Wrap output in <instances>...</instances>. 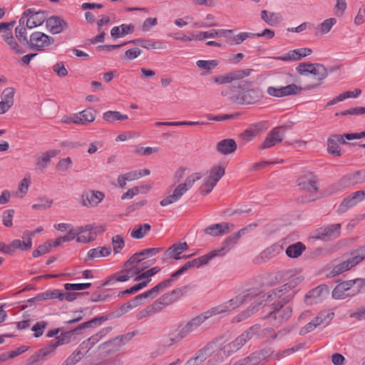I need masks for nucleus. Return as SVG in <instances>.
Listing matches in <instances>:
<instances>
[{
    "mask_svg": "<svg viewBox=\"0 0 365 365\" xmlns=\"http://www.w3.org/2000/svg\"><path fill=\"white\" fill-rule=\"evenodd\" d=\"M357 184H362L359 171L344 175L333 185L330 193L339 192Z\"/></svg>",
    "mask_w": 365,
    "mask_h": 365,
    "instance_id": "13",
    "label": "nucleus"
},
{
    "mask_svg": "<svg viewBox=\"0 0 365 365\" xmlns=\"http://www.w3.org/2000/svg\"><path fill=\"white\" fill-rule=\"evenodd\" d=\"M142 47L148 50L156 49L163 50L166 48L165 43L160 40L145 39L142 41Z\"/></svg>",
    "mask_w": 365,
    "mask_h": 365,
    "instance_id": "47",
    "label": "nucleus"
},
{
    "mask_svg": "<svg viewBox=\"0 0 365 365\" xmlns=\"http://www.w3.org/2000/svg\"><path fill=\"white\" fill-rule=\"evenodd\" d=\"M72 160L70 157L61 159L56 165V169L59 172H66L71 167Z\"/></svg>",
    "mask_w": 365,
    "mask_h": 365,
    "instance_id": "61",
    "label": "nucleus"
},
{
    "mask_svg": "<svg viewBox=\"0 0 365 365\" xmlns=\"http://www.w3.org/2000/svg\"><path fill=\"white\" fill-rule=\"evenodd\" d=\"M218 63L219 62L217 60H198L196 62V65L199 68L207 71L214 69Z\"/></svg>",
    "mask_w": 365,
    "mask_h": 365,
    "instance_id": "56",
    "label": "nucleus"
},
{
    "mask_svg": "<svg viewBox=\"0 0 365 365\" xmlns=\"http://www.w3.org/2000/svg\"><path fill=\"white\" fill-rule=\"evenodd\" d=\"M184 338L180 334L178 329H175L173 331H171L169 334L168 339L167 341V344L168 346H171L175 344H178L180 341H181Z\"/></svg>",
    "mask_w": 365,
    "mask_h": 365,
    "instance_id": "60",
    "label": "nucleus"
},
{
    "mask_svg": "<svg viewBox=\"0 0 365 365\" xmlns=\"http://www.w3.org/2000/svg\"><path fill=\"white\" fill-rule=\"evenodd\" d=\"M247 231V228L244 227L226 237L222 241V247L220 248L210 251L213 255V257L225 256L234 247V246L238 242L240 237L245 235Z\"/></svg>",
    "mask_w": 365,
    "mask_h": 365,
    "instance_id": "6",
    "label": "nucleus"
},
{
    "mask_svg": "<svg viewBox=\"0 0 365 365\" xmlns=\"http://www.w3.org/2000/svg\"><path fill=\"white\" fill-rule=\"evenodd\" d=\"M60 289L48 290L44 292L40 293L36 297L29 299L27 301L28 304H31L34 302H39L42 300H47L51 299H58L60 300Z\"/></svg>",
    "mask_w": 365,
    "mask_h": 365,
    "instance_id": "36",
    "label": "nucleus"
},
{
    "mask_svg": "<svg viewBox=\"0 0 365 365\" xmlns=\"http://www.w3.org/2000/svg\"><path fill=\"white\" fill-rule=\"evenodd\" d=\"M54 42V38L44 33L35 31L31 34L28 45L31 50L43 51Z\"/></svg>",
    "mask_w": 365,
    "mask_h": 365,
    "instance_id": "8",
    "label": "nucleus"
},
{
    "mask_svg": "<svg viewBox=\"0 0 365 365\" xmlns=\"http://www.w3.org/2000/svg\"><path fill=\"white\" fill-rule=\"evenodd\" d=\"M93 225H86V226L78 227L76 229V231L78 232L76 235V241L81 243H88L93 240Z\"/></svg>",
    "mask_w": 365,
    "mask_h": 365,
    "instance_id": "31",
    "label": "nucleus"
},
{
    "mask_svg": "<svg viewBox=\"0 0 365 365\" xmlns=\"http://www.w3.org/2000/svg\"><path fill=\"white\" fill-rule=\"evenodd\" d=\"M317 178L312 173L299 178L298 185L300 189L310 192H316L318 190Z\"/></svg>",
    "mask_w": 365,
    "mask_h": 365,
    "instance_id": "30",
    "label": "nucleus"
},
{
    "mask_svg": "<svg viewBox=\"0 0 365 365\" xmlns=\"http://www.w3.org/2000/svg\"><path fill=\"white\" fill-rule=\"evenodd\" d=\"M356 205V203L354 202L353 199L350 195L346 197L343 200L341 204L339 206V211L341 213H344L346 212L349 208Z\"/></svg>",
    "mask_w": 365,
    "mask_h": 365,
    "instance_id": "64",
    "label": "nucleus"
},
{
    "mask_svg": "<svg viewBox=\"0 0 365 365\" xmlns=\"http://www.w3.org/2000/svg\"><path fill=\"white\" fill-rule=\"evenodd\" d=\"M306 250V246L301 242L289 245L286 249V255L290 258H297Z\"/></svg>",
    "mask_w": 365,
    "mask_h": 365,
    "instance_id": "38",
    "label": "nucleus"
},
{
    "mask_svg": "<svg viewBox=\"0 0 365 365\" xmlns=\"http://www.w3.org/2000/svg\"><path fill=\"white\" fill-rule=\"evenodd\" d=\"M265 353L266 351L264 350L255 351L249 356L238 361L233 365H257L264 359Z\"/></svg>",
    "mask_w": 365,
    "mask_h": 365,
    "instance_id": "33",
    "label": "nucleus"
},
{
    "mask_svg": "<svg viewBox=\"0 0 365 365\" xmlns=\"http://www.w3.org/2000/svg\"><path fill=\"white\" fill-rule=\"evenodd\" d=\"M289 289L290 285L286 284L280 289L273 290L267 296V300L269 302L277 298V301L264 306V312L267 314L262 317V319H268L269 324L274 327H280L292 314V309L290 307H284V304L292 298L294 294V292H290L285 294L284 292L289 291Z\"/></svg>",
    "mask_w": 365,
    "mask_h": 365,
    "instance_id": "1",
    "label": "nucleus"
},
{
    "mask_svg": "<svg viewBox=\"0 0 365 365\" xmlns=\"http://www.w3.org/2000/svg\"><path fill=\"white\" fill-rule=\"evenodd\" d=\"M310 74H312L315 77L317 80V83L306 86L304 89L307 91L313 90L319 87L322 81L327 77L328 71L322 64L314 63L313 68L312 69Z\"/></svg>",
    "mask_w": 365,
    "mask_h": 365,
    "instance_id": "19",
    "label": "nucleus"
},
{
    "mask_svg": "<svg viewBox=\"0 0 365 365\" xmlns=\"http://www.w3.org/2000/svg\"><path fill=\"white\" fill-rule=\"evenodd\" d=\"M334 317V313H329L327 315L324 314H319L317 317L312 319V322L307 324L304 326L299 331L300 335H305L313 330H314L317 327L322 324L327 319L331 320Z\"/></svg>",
    "mask_w": 365,
    "mask_h": 365,
    "instance_id": "23",
    "label": "nucleus"
},
{
    "mask_svg": "<svg viewBox=\"0 0 365 365\" xmlns=\"http://www.w3.org/2000/svg\"><path fill=\"white\" fill-rule=\"evenodd\" d=\"M188 249V245L187 242H179L173 244L166 251V254L170 257L176 260L180 259H186L190 257V255H184L182 257L180 255Z\"/></svg>",
    "mask_w": 365,
    "mask_h": 365,
    "instance_id": "28",
    "label": "nucleus"
},
{
    "mask_svg": "<svg viewBox=\"0 0 365 365\" xmlns=\"http://www.w3.org/2000/svg\"><path fill=\"white\" fill-rule=\"evenodd\" d=\"M140 272V269H135L133 271L132 269H125L120 272H116L114 274L108 277L107 279L102 284V286L113 285L118 282H123L129 280L133 277V274H139Z\"/></svg>",
    "mask_w": 365,
    "mask_h": 365,
    "instance_id": "15",
    "label": "nucleus"
},
{
    "mask_svg": "<svg viewBox=\"0 0 365 365\" xmlns=\"http://www.w3.org/2000/svg\"><path fill=\"white\" fill-rule=\"evenodd\" d=\"M359 279L344 281L338 284L332 291V297L336 299H342L356 295L359 289L355 287Z\"/></svg>",
    "mask_w": 365,
    "mask_h": 365,
    "instance_id": "7",
    "label": "nucleus"
},
{
    "mask_svg": "<svg viewBox=\"0 0 365 365\" xmlns=\"http://www.w3.org/2000/svg\"><path fill=\"white\" fill-rule=\"evenodd\" d=\"M339 143H346L344 135H333L329 138L327 140V151L329 154L334 156H340L341 155Z\"/></svg>",
    "mask_w": 365,
    "mask_h": 365,
    "instance_id": "25",
    "label": "nucleus"
},
{
    "mask_svg": "<svg viewBox=\"0 0 365 365\" xmlns=\"http://www.w3.org/2000/svg\"><path fill=\"white\" fill-rule=\"evenodd\" d=\"M112 329V327H105L101 329L98 333L92 335L88 339L91 344L94 346L98 341L105 337Z\"/></svg>",
    "mask_w": 365,
    "mask_h": 365,
    "instance_id": "51",
    "label": "nucleus"
},
{
    "mask_svg": "<svg viewBox=\"0 0 365 365\" xmlns=\"http://www.w3.org/2000/svg\"><path fill=\"white\" fill-rule=\"evenodd\" d=\"M341 233V224L329 225L321 227L318 230L317 237L322 240H332L339 237Z\"/></svg>",
    "mask_w": 365,
    "mask_h": 365,
    "instance_id": "21",
    "label": "nucleus"
},
{
    "mask_svg": "<svg viewBox=\"0 0 365 365\" xmlns=\"http://www.w3.org/2000/svg\"><path fill=\"white\" fill-rule=\"evenodd\" d=\"M106 320V318H105L104 317H99L93 318V319L88 321L86 322L82 323L76 329L61 334L54 339L51 340L48 344H46L45 346L40 349L39 350L41 351L42 355L46 359L48 356L53 354L58 346L69 343L71 336H72V334H73V333L76 331L86 329L88 327H93V325L96 324H101L102 322Z\"/></svg>",
    "mask_w": 365,
    "mask_h": 365,
    "instance_id": "4",
    "label": "nucleus"
},
{
    "mask_svg": "<svg viewBox=\"0 0 365 365\" xmlns=\"http://www.w3.org/2000/svg\"><path fill=\"white\" fill-rule=\"evenodd\" d=\"M224 175L225 168L222 166L218 165L212 168L208 172V176L205 179L203 184L200 187V194L206 195L211 192Z\"/></svg>",
    "mask_w": 365,
    "mask_h": 365,
    "instance_id": "5",
    "label": "nucleus"
},
{
    "mask_svg": "<svg viewBox=\"0 0 365 365\" xmlns=\"http://www.w3.org/2000/svg\"><path fill=\"white\" fill-rule=\"evenodd\" d=\"M34 11L33 9H29L24 11L22 16L20 18L19 21V26L15 29V33L16 38L19 41L25 44H28V38L26 35V25L25 22V19Z\"/></svg>",
    "mask_w": 365,
    "mask_h": 365,
    "instance_id": "22",
    "label": "nucleus"
},
{
    "mask_svg": "<svg viewBox=\"0 0 365 365\" xmlns=\"http://www.w3.org/2000/svg\"><path fill=\"white\" fill-rule=\"evenodd\" d=\"M215 344H209L204 348L199 350L195 356L189 359L185 365H200L207 357L213 356L215 351Z\"/></svg>",
    "mask_w": 365,
    "mask_h": 365,
    "instance_id": "17",
    "label": "nucleus"
},
{
    "mask_svg": "<svg viewBox=\"0 0 365 365\" xmlns=\"http://www.w3.org/2000/svg\"><path fill=\"white\" fill-rule=\"evenodd\" d=\"M15 92L16 91L14 88L9 87L5 88L1 95V101L12 106L14 104V97Z\"/></svg>",
    "mask_w": 365,
    "mask_h": 365,
    "instance_id": "58",
    "label": "nucleus"
},
{
    "mask_svg": "<svg viewBox=\"0 0 365 365\" xmlns=\"http://www.w3.org/2000/svg\"><path fill=\"white\" fill-rule=\"evenodd\" d=\"M103 192L95 190H88L81 195V204L86 207L97 206L104 199Z\"/></svg>",
    "mask_w": 365,
    "mask_h": 365,
    "instance_id": "16",
    "label": "nucleus"
},
{
    "mask_svg": "<svg viewBox=\"0 0 365 365\" xmlns=\"http://www.w3.org/2000/svg\"><path fill=\"white\" fill-rule=\"evenodd\" d=\"M250 85H251L250 81H241L237 86L232 85L229 89L222 91L221 93L222 96H227L230 93L235 92L237 89H240L242 91L231 97L232 101L242 105L253 104L262 98V92L259 88L246 89Z\"/></svg>",
    "mask_w": 365,
    "mask_h": 365,
    "instance_id": "3",
    "label": "nucleus"
},
{
    "mask_svg": "<svg viewBox=\"0 0 365 365\" xmlns=\"http://www.w3.org/2000/svg\"><path fill=\"white\" fill-rule=\"evenodd\" d=\"M140 299H136V297H135V298L132 301L122 304L117 310L118 316H122L125 313L128 312L129 311H130L131 309H133V308L138 307L140 303Z\"/></svg>",
    "mask_w": 365,
    "mask_h": 365,
    "instance_id": "49",
    "label": "nucleus"
},
{
    "mask_svg": "<svg viewBox=\"0 0 365 365\" xmlns=\"http://www.w3.org/2000/svg\"><path fill=\"white\" fill-rule=\"evenodd\" d=\"M47 325L48 323L45 321H41L36 323L31 327V330L34 331V336L38 338L42 336L43 334V331L46 328Z\"/></svg>",
    "mask_w": 365,
    "mask_h": 365,
    "instance_id": "62",
    "label": "nucleus"
},
{
    "mask_svg": "<svg viewBox=\"0 0 365 365\" xmlns=\"http://www.w3.org/2000/svg\"><path fill=\"white\" fill-rule=\"evenodd\" d=\"M336 19L335 18L327 19L318 26L317 29L321 34H327L330 31L331 29L336 24Z\"/></svg>",
    "mask_w": 365,
    "mask_h": 365,
    "instance_id": "55",
    "label": "nucleus"
},
{
    "mask_svg": "<svg viewBox=\"0 0 365 365\" xmlns=\"http://www.w3.org/2000/svg\"><path fill=\"white\" fill-rule=\"evenodd\" d=\"M185 187L179 184L173 190V194L163 198L160 202V205L163 207L168 206L173 203L178 202L182 195L187 192Z\"/></svg>",
    "mask_w": 365,
    "mask_h": 365,
    "instance_id": "29",
    "label": "nucleus"
},
{
    "mask_svg": "<svg viewBox=\"0 0 365 365\" xmlns=\"http://www.w3.org/2000/svg\"><path fill=\"white\" fill-rule=\"evenodd\" d=\"M202 178V175L200 173H195L189 175L185 182L180 183L184 185L187 190H189L194 185V183Z\"/></svg>",
    "mask_w": 365,
    "mask_h": 365,
    "instance_id": "63",
    "label": "nucleus"
},
{
    "mask_svg": "<svg viewBox=\"0 0 365 365\" xmlns=\"http://www.w3.org/2000/svg\"><path fill=\"white\" fill-rule=\"evenodd\" d=\"M25 19L27 29H33L41 26L46 21V12L45 11H34Z\"/></svg>",
    "mask_w": 365,
    "mask_h": 365,
    "instance_id": "24",
    "label": "nucleus"
},
{
    "mask_svg": "<svg viewBox=\"0 0 365 365\" xmlns=\"http://www.w3.org/2000/svg\"><path fill=\"white\" fill-rule=\"evenodd\" d=\"M212 259H214L213 255L210 252L206 255L200 256L187 262L190 268H200L202 266L207 265Z\"/></svg>",
    "mask_w": 365,
    "mask_h": 365,
    "instance_id": "41",
    "label": "nucleus"
},
{
    "mask_svg": "<svg viewBox=\"0 0 365 365\" xmlns=\"http://www.w3.org/2000/svg\"><path fill=\"white\" fill-rule=\"evenodd\" d=\"M312 53L311 48H301L294 50L289 51L287 53L274 57V58L276 60L283 61H299L302 58H304L307 56H309Z\"/></svg>",
    "mask_w": 365,
    "mask_h": 365,
    "instance_id": "18",
    "label": "nucleus"
},
{
    "mask_svg": "<svg viewBox=\"0 0 365 365\" xmlns=\"http://www.w3.org/2000/svg\"><path fill=\"white\" fill-rule=\"evenodd\" d=\"M214 316L212 310L210 309L206 312L193 317L190 321H188L185 325L189 329L190 332L192 333L197 328H198L203 322H205L207 319H210Z\"/></svg>",
    "mask_w": 365,
    "mask_h": 365,
    "instance_id": "27",
    "label": "nucleus"
},
{
    "mask_svg": "<svg viewBox=\"0 0 365 365\" xmlns=\"http://www.w3.org/2000/svg\"><path fill=\"white\" fill-rule=\"evenodd\" d=\"M365 259V245L359 246L344 254L339 262H335L327 272L328 277L338 276L351 269Z\"/></svg>",
    "mask_w": 365,
    "mask_h": 365,
    "instance_id": "2",
    "label": "nucleus"
},
{
    "mask_svg": "<svg viewBox=\"0 0 365 365\" xmlns=\"http://www.w3.org/2000/svg\"><path fill=\"white\" fill-rule=\"evenodd\" d=\"M261 331V326L259 324H255L250 328H248L247 330L243 331L240 336L242 339L245 344H246L247 341H249L250 339H252L254 336H259V332Z\"/></svg>",
    "mask_w": 365,
    "mask_h": 365,
    "instance_id": "43",
    "label": "nucleus"
},
{
    "mask_svg": "<svg viewBox=\"0 0 365 365\" xmlns=\"http://www.w3.org/2000/svg\"><path fill=\"white\" fill-rule=\"evenodd\" d=\"M260 17L262 21L269 26H277L282 20V15L279 13L270 12L267 10L261 11Z\"/></svg>",
    "mask_w": 365,
    "mask_h": 365,
    "instance_id": "34",
    "label": "nucleus"
},
{
    "mask_svg": "<svg viewBox=\"0 0 365 365\" xmlns=\"http://www.w3.org/2000/svg\"><path fill=\"white\" fill-rule=\"evenodd\" d=\"M57 154V151L51 150L42 154L41 157L37 159L36 165L40 169H44L50 163L51 159Z\"/></svg>",
    "mask_w": 365,
    "mask_h": 365,
    "instance_id": "46",
    "label": "nucleus"
},
{
    "mask_svg": "<svg viewBox=\"0 0 365 365\" xmlns=\"http://www.w3.org/2000/svg\"><path fill=\"white\" fill-rule=\"evenodd\" d=\"M257 311H258L257 305L252 304L246 310L240 312L237 316H235L233 318L232 322H237V323L240 322L243 320L247 319V318H249L250 316H252L254 313H255Z\"/></svg>",
    "mask_w": 365,
    "mask_h": 365,
    "instance_id": "48",
    "label": "nucleus"
},
{
    "mask_svg": "<svg viewBox=\"0 0 365 365\" xmlns=\"http://www.w3.org/2000/svg\"><path fill=\"white\" fill-rule=\"evenodd\" d=\"M207 21L205 22H195L193 24L194 27L197 28H208L218 26V23L215 21V17L211 14H207L205 17Z\"/></svg>",
    "mask_w": 365,
    "mask_h": 365,
    "instance_id": "57",
    "label": "nucleus"
},
{
    "mask_svg": "<svg viewBox=\"0 0 365 365\" xmlns=\"http://www.w3.org/2000/svg\"><path fill=\"white\" fill-rule=\"evenodd\" d=\"M245 344L239 336L234 341L225 344L222 348H218L215 345L214 358H217L222 360L224 358L227 357L231 354H233L241 349Z\"/></svg>",
    "mask_w": 365,
    "mask_h": 365,
    "instance_id": "10",
    "label": "nucleus"
},
{
    "mask_svg": "<svg viewBox=\"0 0 365 365\" xmlns=\"http://www.w3.org/2000/svg\"><path fill=\"white\" fill-rule=\"evenodd\" d=\"M269 127V125L267 120L252 123L240 135V138L244 143H247L252 141L259 133L267 130Z\"/></svg>",
    "mask_w": 365,
    "mask_h": 365,
    "instance_id": "9",
    "label": "nucleus"
},
{
    "mask_svg": "<svg viewBox=\"0 0 365 365\" xmlns=\"http://www.w3.org/2000/svg\"><path fill=\"white\" fill-rule=\"evenodd\" d=\"M329 290L326 284H321L316 288L312 289L308 294L307 298H314L322 299L329 295Z\"/></svg>",
    "mask_w": 365,
    "mask_h": 365,
    "instance_id": "42",
    "label": "nucleus"
},
{
    "mask_svg": "<svg viewBox=\"0 0 365 365\" xmlns=\"http://www.w3.org/2000/svg\"><path fill=\"white\" fill-rule=\"evenodd\" d=\"M286 131L287 128L284 125L272 128L267 135L265 139L260 145V148L262 149H267L274 146L279 143H281L284 138Z\"/></svg>",
    "mask_w": 365,
    "mask_h": 365,
    "instance_id": "11",
    "label": "nucleus"
},
{
    "mask_svg": "<svg viewBox=\"0 0 365 365\" xmlns=\"http://www.w3.org/2000/svg\"><path fill=\"white\" fill-rule=\"evenodd\" d=\"M111 244L115 255L118 254L125 247V242L121 235H116L112 237Z\"/></svg>",
    "mask_w": 365,
    "mask_h": 365,
    "instance_id": "50",
    "label": "nucleus"
},
{
    "mask_svg": "<svg viewBox=\"0 0 365 365\" xmlns=\"http://www.w3.org/2000/svg\"><path fill=\"white\" fill-rule=\"evenodd\" d=\"M46 27L52 34H58L68 27V24L61 17L52 16L46 21Z\"/></svg>",
    "mask_w": 365,
    "mask_h": 365,
    "instance_id": "20",
    "label": "nucleus"
},
{
    "mask_svg": "<svg viewBox=\"0 0 365 365\" xmlns=\"http://www.w3.org/2000/svg\"><path fill=\"white\" fill-rule=\"evenodd\" d=\"M253 69L235 70L224 75L213 78V81L217 84H226L235 81L241 80L251 75Z\"/></svg>",
    "mask_w": 365,
    "mask_h": 365,
    "instance_id": "12",
    "label": "nucleus"
},
{
    "mask_svg": "<svg viewBox=\"0 0 365 365\" xmlns=\"http://www.w3.org/2000/svg\"><path fill=\"white\" fill-rule=\"evenodd\" d=\"M247 297L248 294H245L242 296L238 295L235 298L228 300L227 302L212 307L210 309L212 310L214 316L230 312L242 304Z\"/></svg>",
    "mask_w": 365,
    "mask_h": 365,
    "instance_id": "14",
    "label": "nucleus"
},
{
    "mask_svg": "<svg viewBox=\"0 0 365 365\" xmlns=\"http://www.w3.org/2000/svg\"><path fill=\"white\" fill-rule=\"evenodd\" d=\"M128 118L127 115L121 114L119 111L108 110L103 114V119L108 123H113L116 120H125Z\"/></svg>",
    "mask_w": 365,
    "mask_h": 365,
    "instance_id": "45",
    "label": "nucleus"
},
{
    "mask_svg": "<svg viewBox=\"0 0 365 365\" xmlns=\"http://www.w3.org/2000/svg\"><path fill=\"white\" fill-rule=\"evenodd\" d=\"M26 241H22L21 240H14L11 242V246L14 250H27L31 248L32 241L31 239L26 238Z\"/></svg>",
    "mask_w": 365,
    "mask_h": 365,
    "instance_id": "53",
    "label": "nucleus"
},
{
    "mask_svg": "<svg viewBox=\"0 0 365 365\" xmlns=\"http://www.w3.org/2000/svg\"><path fill=\"white\" fill-rule=\"evenodd\" d=\"M237 145L233 139H224L217 143L216 149L222 155L233 153L237 150Z\"/></svg>",
    "mask_w": 365,
    "mask_h": 365,
    "instance_id": "32",
    "label": "nucleus"
},
{
    "mask_svg": "<svg viewBox=\"0 0 365 365\" xmlns=\"http://www.w3.org/2000/svg\"><path fill=\"white\" fill-rule=\"evenodd\" d=\"M151 230V226L148 223L135 225L130 232L133 239H142Z\"/></svg>",
    "mask_w": 365,
    "mask_h": 365,
    "instance_id": "40",
    "label": "nucleus"
},
{
    "mask_svg": "<svg viewBox=\"0 0 365 365\" xmlns=\"http://www.w3.org/2000/svg\"><path fill=\"white\" fill-rule=\"evenodd\" d=\"M135 26L133 24H121L118 26H114L110 31V35L113 38L123 37L124 36L133 33Z\"/></svg>",
    "mask_w": 365,
    "mask_h": 365,
    "instance_id": "37",
    "label": "nucleus"
},
{
    "mask_svg": "<svg viewBox=\"0 0 365 365\" xmlns=\"http://www.w3.org/2000/svg\"><path fill=\"white\" fill-rule=\"evenodd\" d=\"M77 116V124L86 125L94 121L96 117L91 109H86L78 113H76Z\"/></svg>",
    "mask_w": 365,
    "mask_h": 365,
    "instance_id": "39",
    "label": "nucleus"
},
{
    "mask_svg": "<svg viewBox=\"0 0 365 365\" xmlns=\"http://www.w3.org/2000/svg\"><path fill=\"white\" fill-rule=\"evenodd\" d=\"M4 41L9 45L10 49L16 53H22L24 51L18 44L17 41L11 33H6L2 35Z\"/></svg>",
    "mask_w": 365,
    "mask_h": 365,
    "instance_id": "44",
    "label": "nucleus"
},
{
    "mask_svg": "<svg viewBox=\"0 0 365 365\" xmlns=\"http://www.w3.org/2000/svg\"><path fill=\"white\" fill-rule=\"evenodd\" d=\"M112 329V327H105L101 329L98 333L92 335L88 339L91 344L94 346L98 341L105 337Z\"/></svg>",
    "mask_w": 365,
    "mask_h": 365,
    "instance_id": "52",
    "label": "nucleus"
},
{
    "mask_svg": "<svg viewBox=\"0 0 365 365\" xmlns=\"http://www.w3.org/2000/svg\"><path fill=\"white\" fill-rule=\"evenodd\" d=\"M84 354L85 353L76 349L61 365H75L83 357Z\"/></svg>",
    "mask_w": 365,
    "mask_h": 365,
    "instance_id": "54",
    "label": "nucleus"
},
{
    "mask_svg": "<svg viewBox=\"0 0 365 365\" xmlns=\"http://www.w3.org/2000/svg\"><path fill=\"white\" fill-rule=\"evenodd\" d=\"M111 253V248L110 247H98L96 248L91 249L87 253V260H92L98 257H105L110 255Z\"/></svg>",
    "mask_w": 365,
    "mask_h": 365,
    "instance_id": "35",
    "label": "nucleus"
},
{
    "mask_svg": "<svg viewBox=\"0 0 365 365\" xmlns=\"http://www.w3.org/2000/svg\"><path fill=\"white\" fill-rule=\"evenodd\" d=\"M282 97L296 95L299 93L303 88L295 84H289L286 86H281Z\"/></svg>",
    "mask_w": 365,
    "mask_h": 365,
    "instance_id": "59",
    "label": "nucleus"
},
{
    "mask_svg": "<svg viewBox=\"0 0 365 365\" xmlns=\"http://www.w3.org/2000/svg\"><path fill=\"white\" fill-rule=\"evenodd\" d=\"M230 230L228 222H222L207 226L205 228L204 233L212 237H219L228 233Z\"/></svg>",
    "mask_w": 365,
    "mask_h": 365,
    "instance_id": "26",
    "label": "nucleus"
}]
</instances>
